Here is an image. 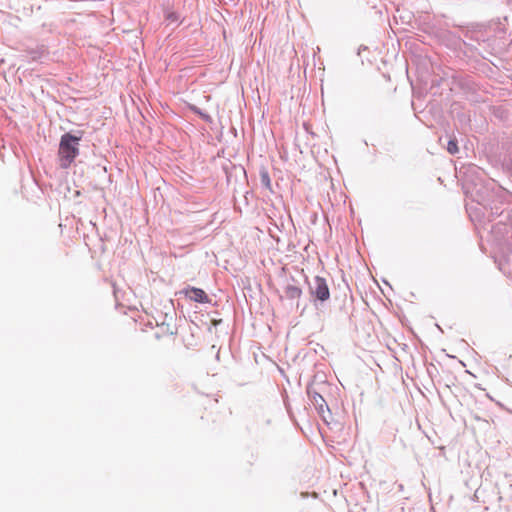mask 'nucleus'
I'll return each instance as SVG.
<instances>
[{
  "mask_svg": "<svg viewBox=\"0 0 512 512\" xmlns=\"http://www.w3.org/2000/svg\"><path fill=\"white\" fill-rule=\"evenodd\" d=\"M312 293L316 296L317 299L321 301L329 299L330 292L326 280L324 278L319 276L315 277Z\"/></svg>",
  "mask_w": 512,
  "mask_h": 512,
  "instance_id": "obj_2",
  "label": "nucleus"
},
{
  "mask_svg": "<svg viewBox=\"0 0 512 512\" xmlns=\"http://www.w3.org/2000/svg\"><path fill=\"white\" fill-rule=\"evenodd\" d=\"M284 294L287 299L298 300L302 295V290L294 284H288L284 289Z\"/></svg>",
  "mask_w": 512,
  "mask_h": 512,
  "instance_id": "obj_5",
  "label": "nucleus"
},
{
  "mask_svg": "<svg viewBox=\"0 0 512 512\" xmlns=\"http://www.w3.org/2000/svg\"><path fill=\"white\" fill-rule=\"evenodd\" d=\"M260 180H261V183L262 185L268 189L269 191H272V183H271V178L269 176V173L267 172V170H262L260 172Z\"/></svg>",
  "mask_w": 512,
  "mask_h": 512,
  "instance_id": "obj_6",
  "label": "nucleus"
},
{
  "mask_svg": "<svg viewBox=\"0 0 512 512\" xmlns=\"http://www.w3.org/2000/svg\"><path fill=\"white\" fill-rule=\"evenodd\" d=\"M183 293L195 302L208 303L210 301L205 291L200 288H189L184 290Z\"/></svg>",
  "mask_w": 512,
  "mask_h": 512,
  "instance_id": "obj_3",
  "label": "nucleus"
},
{
  "mask_svg": "<svg viewBox=\"0 0 512 512\" xmlns=\"http://www.w3.org/2000/svg\"><path fill=\"white\" fill-rule=\"evenodd\" d=\"M447 150L450 154H455L456 152H458L457 142L455 140H450L448 142Z\"/></svg>",
  "mask_w": 512,
  "mask_h": 512,
  "instance_id": "obj_7",
  "label": "nucleus"
},
{
  "mask_svg": "<svg viewBox=\"0 0 512 512\" xmlns=\"http://www.w3.org/2000/svg\"><path fill=\"white\" fill-rule=\"evenodd\" d=\"M79 141V137L73 136L69 133H66L61 137L59 156L63 167H68L78 155Z\"/></svg>",
  "mask_w": 512,
  "mask_h": 512,
  "instance_id": "obj_1",
  "label": "nucleus"
},
{
  "mask_svg": "<svg viewBox=\"0 0 512 512\" xmlns=\"http://www.w3.org/2000/svg\"><path fill=\"white\" fill-rule=\"evenodd\" d=\"M203 408L206 412V417L211 418L213 422H215L214 416L219 413L218 411V400L207 398L205 403L203 404Z\"/></svg>",
  "mask_w": 512,
  "mask_h": 512,
  "instance_id": "obj_4",
  "label": "nucleus"
}]
</instances>
